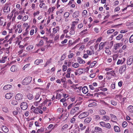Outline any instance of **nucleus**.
<instances>
[{
  "mask_svg": "<svg viewBox=\"0 0 133 133\" xmlns=\"http://www.w3.org/2000/svg\"><path fill=\"white\" fill-rule=\"evenodd\" d=\"M88 70V69L87 68L85 69H79L76 70L75 72V74L76 75H79L83 73H85Z\"/></svg>",
  "mask_w": 133,
  "mask_h": 133,
  "instance_id": "obj_1",
  "label": "nucleus"
},
{
  "mask_svg": "<svg viewBox=\"0 0 133 133\" xmlns=\"http://www.w3.org/2000/svg\"><path fill=\"white\" fill-rule=\"evenodd\" d=\"M32 80V78L30 76L26 77L22 81V84L24 85H27L29 84Z\"/></svg>",
  "mask_w": 133,
  "mask_h": 133,
  "instance_id": "obj_2",
  "label": "nucleus"
},
{
  "mask_svg": "<svg viewBox=\"0 0 133 133\" xmlns=\"http://www.w3.org/2000/svg\"><path fill=\"white\" fill-rule=\"evenodd\" d=\"M89 114L88 112H84L81 113L79 115L78 117L80 119H82L88 116Z\"/></svg>",
  "mask_w": 133,
  "mask_h": 133,
  "instance_id": "obj_3",
  "label": "nucleus"
},
{
  "mask_svg": "<svg viewBox=\"0 0 133 133\" xmlns=\"http://www.w3.org/2000/svg\"><path fill=\"white\" fill-rule=\"evenodd\" d=\"M21 108L23 110H25L26 109L28 108V104L26 102H23L21 103Z\"/></svg>",
  "mask_w": 133,
  "mask_h": 133,
  "instance_id": "obj_4",
  "label": "nucleus"
},
{
  "mask_svg": "<svg viewBox=\"0 0 133 133\" xmlns=\"http://www.w3.org/2000/svg\"><path fill=\"white\" fill-rule=\"evenodd\" d=\"M15 98L17 100H21L23 98V95L21 93L18 94L16 95Z\"/></svg>",
  "mask_w": 133,
  "mask_h": 133,
  "instance_id": "obj_5",
  "label": "nucleus"
},
{
  "mask_svg": "<svg viewBox=\"0 0 133 133\" xmlns=\"http://www.w3.org/2000/svg\"><path fill=\"white\" fill-rule=\"evenodd\" d=\"M41 94V91H38L36 92L34 96V99L35 100H37L39 98Z\"/></svg>",
  "mask_w": 133,
  "mask_h": 133,
  "instance_id": "obj_6",
  "label": "nucleus"
},
{
  "mask_svg": "<svg viewBox=\"0 0 133 133\" xmlns=\"http://www.w3.org/2000/svg\"><path fill=\"white\" fill-rule=\"evenodd\" d=\"M133 61V57L131 56H130L128 59L127 64L128 65H130L132 63Z\"/></svg>",
  "mask_w": 133,
  "mask_h": 133,
  "instance_id": "obj_7",
  "label": "nucleus"
},
{
  "mask_svg": "<svg viewBox=\"0 0 133 133\" xmlns=\"http://www.w3.org/2000/svg\"><path fill=\"white\" fill-rule=\"evenodd\" d=\"M79 109L78 107H76L75 108L72 109L71 111L70 114H73L76 112L78 111Z\"/></svg>",
  "mask_w": 133,
  "mask_h": 133,
  "instance_id": "obj_8",
  "label": "nucleus"
},
{
  "mask_svg": "<svg viewBox=\"0 0 133 133\" xmlns=\"http://www.w3.org/2000/svg\"><path fill=\"white\" fill-rule=\"evenodd\" d=\"M10 11V7L9 6H5L4 8L3 11L4 12H9Z\"/></svg>",
  "mask_w": 133,
  "mask_h": 133,
  "instance_id": "obj_9",
  "label": "nucleus"
},
{
  "mask_svg": "<svg viewBox=\"0 0 133 133\" xmlns=\"http://www.w3.org/2000/svg\"><path fill=\"white\" fill-rule=\"evenodd\" d=\"M82 92L85 94H87L88 91V90L87 87L86 86H84L82 88Z\"/></svg>",
  "mask_w": 133,
  "mask_h": 133,
  "instance_id": "obj_10",
  "label": "nucleus"
},
{
  "mask_svg": "<svg viewBox=\"0 0 133 133\" xmlns=\"http://www.w3.org/2000/svg\"><path fill=\"white\" fill-rule=\"evenodd\" d=\"M13 93L10 92L6 94L5 97L7 99H10L13 96Z\"/></svg>",
  "mask_w": 133,
  "mask_h": 133,
  "instance_id": "obj_11",
  "label": "nucleus"
},
{
  "mask_svg": "<svg viewBox=\"0 0 133 133\" xmlns=\"http://www.w3.org/2000/svg\"><path fill=\"white\" fill-rule=\"evenodd\" d=\"M12 86L10 85H5L3 87V89L5 91L9 90L11 88Z\"/></svg>",
  "mask_w": 133,
  "mask_h": 133,
  "instance_id": "obj_12",
  "label": "nucleus"
},
{
  "mask_svg": "<svg viewBox=\"0 0 133 133\" xmlns=\"http://www.w3.org/2000/svg\"><path fill=\"white\" fill-rule=\"evenodd\" d=\"M128 110L129 113L133 112V106L130 105L128 107Z\"/></svg>",
  "mask_w": 133,
  "mask_h": 133,
  "instance_id": "obj_13",
  "label": "nucleus"
},
{
  "mask_svg": "<svg viewBox=\"0 0 133 133\" xmlns=\"http://www.w3.org/2000/svg\"><path fill=\"white\" fill-rule=\"evenodd\" d=\"M79 12L78 11H75L72 15V16L74 18H77L79 16Z\"/></svg>",
  "mask_w": 133,
  "mask_h": 133,
  "instance_id": "obj_14",
  "label": "nucleus"
},
{
  "mask_svg": "<svg viewBox=\"0 0 133 133\" xmlns=\"http://www.w3.org/2000/svg\"><path fill=\"white\" fill-rule=\"evenodd\" d=\"M91 118L90 117H88L86 118L84 120V122L85 123H88L91 121Z\"/></svg>",
  "mask_w": 133,
  "mask_h": 133,
  "instance_id": "obj_15",
  "label": "nucleus"
},
{
  "mask_svg": "<svg viewBox=\"0 0 133 133\" xmlns=\"http://www.w3.org/2000/svg\"><path fill=\"white\" fill-rule=\"evenodd\" d=\"M77 60L78 62L80 64H84L85 63V61L80 57H78Z\"/></svg>",
  "mask_w": 133,
  "mask_h": 133,
  "instance_id": "obj_16",
  "label": "nucleus"
},
{
  "mask_svg": "<svg viewBox=\"0 0 133 133\" xmlns=\"http://www.w3.org/2000/svg\"><path fill=\"white\" fill-rule=\"evenodd\" d=\"M114 129L115 132H119L120 131V128L118 126H115L114 127Z\"/></svg>",
  "mask_w": 133,
  "mask_h": 133,
  "instance_id": "obj_17",
  "label": "nucleus"
},
{
  "mask_svg": "<svg viewBox=\"0 0 133 133\" xmlns=\"http://www.w3.org/2000/svg\"><path fill=\"white\" fill-rule=\"evenodd\" d=\"M3 131L5 133L8 132L9 131V129L6 126H3L2 128Z\"/></svg>",
  "mask_w": 133,
  "mask_h": 133,
  "instance_id": "obj_18",
  "label": "nucleus"
},
{
  "mask_svg": "<svg viewBox=\"0 0 133 133\" xmlns=\"http://www.w3.org/2000/svg\"><path fill=\"white\" fill-rule=\"evenodd\" d=\"M102 119L104 121H106L109 120L110 118L108 116L105 115L103 116Z\"/></svg>",
  "mask_w": 133,
  "mask_h": 133,
  "instance_id": "obj_19",
  "label": "nucleus"
},
{
  "mask_svg": "<svg viewBox=\"0 0 133 133\" xmlns=\"http://www.w3.org/2000/svg\"><path fill=\"white\" fill-rule=\"evenodd\" d=\"M122 98V96L121 95H116L115 97V98L117 99L118 101L121 100Z\"/></svg>",
  "mask_w": 133,
  "mask_h": 133,
  "instance_id": "obj_20",
  "label": "nucleus"
},
{
  "mask_svg": "<svg viewBox=\"0 0 133 133\" xmlns=\"http://www.w3.org/2000/svg\"><path fill=\"white\" fill-rule=\"evenodd\" d=\"M102 129L98 127H96L95 128V131L96 132H98L100 131H102Z\"/></svg>",
  "mask_w": 133,
  "mask_h": 133,
  "instance_id": "obj_21",
  "label": "nucleus"
},
{
  "mask_svg": "<svg viewBox=\"0 0 133 133\" xmlns=\"http://www.w3.org/2000/svg\"><path fill=\"white\" fill-rule=\"evenodd\" d=\"M62 96V95L61 94L57 93L56 96V98L59 100L61 98Z\"/></svg>",
  "mask_w": 133,
  "mask_h": 133,
  "instance_id": "obj_22",
  "label": "nucleus"
},
{
  "mask_svg": "<svg viewBox=\"0 0 133 133\" xmlns=\"http://www.w3.org/2000/svg\"><path fill=\"white\" fill-rule=\"evenodd\" d=\"M126 67H121L120 68L119 72L120 74H122V73L125 71Z\"/></svg>",
  "mask_w": 133,
  "mask_h": 133,
  "instance_id": "obj_23",
  "label": "nucleus"
},
{
  "mask_svg": "<svg viewBox=\"0 0 133 133\" xmlns=\"http://www.w3.org/2000/svg\"><path fill=\"white\" fill-rule=\"evenodd\" d=\"M93 118L95 121H96L99 119L100 117L98 115H95L93 116Z\"/></svg>",
  "mask_w": 133,
  "mask_h": 133,
  "instance_id": "obj_24",
  "label": "nucleus"
},
{
  "mask_svg": "<svg viewBox=\"0 0 133 133\" xmlns=\"http://www.w3.org/2000/svg\"><path fill=\"white\" fill-rule=\"evenodd\" d=\"M34 48V46L32 45H31L27 47L26 49L28 51L31 50Z\"/></svg>",
  "mask_w": 133,
  "mask_h": 133,
  "instance_id": "obj_25",
  "label": "nucleus"
},
{
  "mask_svg": "<svg viewBox=\"0 0 133 133\" xmlns=\"http://www.w3.org/2000/svg\"><path fill=\"white\" fill-rule=\"evenodd\" d=\"M70 31L69 32V34L70 35H74L75 33V29L70 28Z\"/></svg>",
  "mask_w": 133,
  "mask_h": 133,
  "instance_id": "obj_26",
  "label": "nucleus"
},
{
  "mask_svg": "<svg viewBox=\"0 0 133 133\" xmlns=\"http://www.w3.org/2000/svg\"><path fill=\"white\" fill-rule=\"evenodd\" d=\"M27 97L30 100L34 98L33 95L30 94H28L27 95Z\"/></svg>",
  "mask_w": 133,
  "mask_h": 133,
  "instance_id": "obj_27",
  "label": "nucleus"
},
{
  "mask_svg": "<svg viewBox=\"0 0 133 133\" xmlns=\"http://www.w3.org/2000/svg\"><path fill=\"white\" fill-rule=\"evenodd\" d=\"M44 130V128L42 127L40 129H38L36 132V133H41L43 132Z\"/></svg>",
  "mask_w": 133,
  "mask_h": 133,
  "instance_id": "obj_28",
  "label": "nucleus"
},
{
  "mask_svg": "<svg viewBox=\"0 0 133 133\" xmlns=\"http://www.w3.org/2000/svg\"><path fill=\"white\" fill-rule=\"evenodd\" d=\"M115 31V29H110L108 30L107 33L108 34H110L113 32Z\"/></svg>",
  "mask_w": 133,
  "mask_h": 133,
  "instance_id": "obj_29",
  "label": "nucleus"
},
{
  "mask_svg": "<svg viewBox=\"0 0 133 133\" xmlns=\"http://www.w3.org/2000/svg\"><path fill=\"white\" fill-rule=\"evenodd\" d=\"M43 62V60L42 59L40 60H36L35 61V64H38L40 63H41Z\"/></svg>",
  "mask_w": 133,
  "mask_h": 133,
  "instance_id": "obj_30",
  "label": "nucleus"
},
{
  "mask_svg": "<svg viewBox=\"0 0 133 133\" xmlns=\"http://www.w3.org/2000/svg\"><path fill=\"white\" fill-rule=\"evenodd\" d=\"M104 45V43L103 42H101L99 44V50L102 49L103 48Z\"/></svg>",
  "mask_w": 133,
  "mask_h": 133,
  "instance_id": "obj_31",
  "label": "nucleus"
},
{
  "mask_svg": "<svg viewBox=\"0 0 133 133\" xmlns=\"http://www.w3.org/2000/svg\"><path fill=\"white\" fill-rule=\"evenodd\" d=\"M68 127V125L67 124H65L64 126H63L62 128V130L63 131H64Z\"/></svg>",
  "mask_w": 133,
  "mask_h": 133,
  "instance_id": "obj_32",
  "label": "nucleus"
},
{
  "mask_svg": "<svg viewBox=\"0 0 133 133\" xmlns=\"http://www.w3.org/2000/svg\"><path fill=\"white\" fill-rule=\"evenodd\" d=\"M123 36V35L122 34L119 35L118 36L116 37V39L117 40H119L122 38Z\"/></svg>",
  "mask_w": 133,
  "mask_h": 133,
  "instance_id": "obj_33",
  "label": "nucleus"
},
{
  "mask_svg": "<svg viewBox=\"0 0 133 133\" xmlns=\"http://www.w3.org/2000/svg\"><path fill=\"white\" fill-rule=\"evenodd\" d=\"M105 52L108 55H110L111 53V52L108 49H107L105 50Z\"/></svg>",
  "mask_w": 133,
  "mask_h": 133,
  "instance_id": "obj_34",
  "label": "nucleus"
},
{
  "mask_svg": "<svg viewBox=\"0 0 133 133\" xmlns=\"http://www.w3.org/2000/svg\"><path fill=\"white\" fill-rule=\"evenodd\" d=\"M111 127L110 124L108 123H106L104 127L108 129H110Z\"/></svg>",
  "mask_w": 133,
  "mask_h": 133,
  "instance_id": "obj_35",
  "label": "nucleus"
},
{
  "mask_svg": "<svg viewBox=\"0 0 133 133\" xmlns=\"http://www.w3.org/2000/svg\"><path fill=\"white\" fill-rule=\"evenodd\" d=\"M33 109L35 113L36 114H38V113L39 109L37 108H36L35 107H34Z\"/></svg>",
  "mask_w": 133,
  "mask_h": 133,
  "instance_id": "obj_36",
  "label": "nucleus"
},
{
  "mask_svg": "<svg viewBox=\"0 0 133 133\" xmlns=\"http://www.w3.org/2000/svg\"><path fill=\"white\" fill-rule=\"evenodd\" d=\"M102 104L103 105H105L106 107H108L109 108H110L109 106L110 105L109 104H107V103H106L104 101H103L102 102Z\"/></svg>",
  "mask_w": 133,
  "mask_h": 133,
  "instance_id": "obj_37",
  "label": "nucleus"
},
{
  "mask_svg": "<svg viewBox=\"0 0 133 133\" xmlns=\"http://www.w3.org/2000/svg\"><path fill=\"white\" fill-rule=\"evenodd\" d=\"M29 28V26H28L26 27V29L25 30V32L23 34V35L24 36L26 35L27 34H28V30Z\"/></svg>",
  "mask_w": 133,
  "mask_h": 133,
  "instance_id": "obj_38",
  "label": "nucleus"
},
{
  "mask_svg": "<svg viewBox=\"0 0 133 133\" xmlns=\"http://www.w3.org/2000/svg\"><path fill=\"white\" fill-rule=\"evenodd\" d=\"M100 114L101 115H103L105 114L106 112L103 109H101L100 111Z\"/></svg>",
  "mask_w": 133,
  "mask_h": 133,
  "instance_id": "obj_39",
  "label": "nucleus"
},
{
  "mask_svg": "<svg viewBox=\"0 0 133 133\" xmlns=\"http://www.w3.org/2000/svg\"><path fill=\"white\" fill-rule=\"evenodd\" d=\"M17 103V102L15 100H13L12 101L11 104L13 105H16Z\"/></svg>",
  "mask_w": 133,
  "mask_h": 133,
  "instance_id": "obj_40",
  "label": "nucleus"
},
{
  "mask_svg": "<svg viewBox=\"0 0 133 133\" xmlns=\"http://www.w3.org/2000/svg\"><path fill=\"white\" fill-rule=\"evenodd\" d=\"M69 15L70 14L69 12H66L64 13V16L66 18L68 17Z\"/></svg>",
  "mask_w": 133,
  "mask_h": 133,
  "instance_id": "obj_41",
  "label": "nucleus"
},
{
  "mask_svg": "<svg viewBox=\"0 0 133 133\" xmlns=\"http://www.w3.org/2000/svg\"><path fill=\"white\" fill-rule=\"evenodd\" d=\"M10 70L12 72H14L16 71L17 70V67H11L10 69Z\"/></svg>",
  "mask_w": 133,
  "mask_h": 133,
  "instance_id": "obj_42",
  "label": "nucleus"
},
{
  "mask_svg": "<svg viewBox=\"0 0 133 133\" xmlns=\"http://www.w3.org/2000/svg\"><path fill=\"white\" fill-rule=\"evenodd\" d=\"M61 17L59 16H57L56 18V21L58 22H59L61 19Z\"/></svg>",
  "mask_w": 133,
  "mask_h": 133,
  "instance_id": "obj_43",
  "label": "nucleus"
},
{
  "mask_svg": "<svg viewBox=\"0 0 133 133\" xmlns=\"http://www.w3.org/2000/svg\"><path fill=\"white\" fill-rule=\"evenodd\" d=\"M111 117L112 121L113 122H114L115 121H116L117 120V118L115 116L112 115Z\"/></svg>",
  "mask_w": 133,
  "mask_h": 133,
  "instance_id": "obj_44",
  "label": "nucleus"
},
{
  "mask_svg": "<svg viewBox=\"0 0 133 133\" xmlns=\"http://www.w3.org/2000/svg\"><path fill=\"white\" fill-rule=\"evenodd\" d=\"M111 104L113 105L116 106L117 105V103L114 100H111Z\"/></svg>",
  "mask_w": 133,
  "mask_h": 133,
  "instance_id": "obj_45",
  "label": "nucleus"
},
{
  "mask_svg": "<svg viewBox=\"0 0 133 133\" xmlns=\"http://www.w3.org/2000/svg\"><path fill=\"white\" fill-rule=\"evenodd\" d=\"M4 19L3 17H0V24L1 25H2L4 22Z\"/></svg>",
  "mask_w": 133,
  "mask_h": 133,
  "instance_id": "obj_46",
  "label": "nucleus"
},
{
  "mask_svg": "<svg viewBox=\"0 0 133 133\" xmlns=\"http://www.w3.org/2000/svg\"><path fill=\"white\" fill-rule=\"evenodd\" d=\"M99 124L102 127H104L106 123L103 122H99Z\"/></svg>",
  "mask_w": 133,
  "mask_h": 133,
  "instance_id": "obj_47",
  "label": "nucleus"
},
{
  "mask_svg": "<svg viewBox=\"0 0 133 133\" xmlns=\"http://www.w3.org/2000/svg\"><path fill=\"white\" fill-rule=\"evenodd\" d=\"M129 42L130 43L133 42V34L130 36L129 38Z\"/></svg>",
  "mask_w": 133,
  "mask_h": 133,
  "instance_id": "obj_48",
  "label": "nucleus"
},
{
  "mask_svg": "<svg viewBox=\"0 0 133 133\" xmlns=\"http://www.w3.org/2000/svg\"><path fill=\"white\" fill-rule=\"evenodd\" d=\"M96 63V61H94L92 63H91L90 64V66H94L95 65Z\"/></svg>",
  "mask_w": 133,
  "mask_h": 133,
  "instance_id": "obj_49",
  "label": "nucleus"
},
{
  "mask_svg": "<svg viewBox=\"0 0 133 133\" xmlns=\"http://www.w3.org/2000/svg\"><path fill=\"white\" fill-rule=\"evenodd\" d=\"M45 4L44 3H42L40 4L39 5V6L41 8H44L45 7Z\"/></svg>",
  "mask_w": 133,
  "mask_h": 133,
  "instance_id": "obj_50",
  "label": "nucleus"
},
{
  "mask_svg": "<svg viewBox=\"0 0 133 133\" xmlns=\"http://www.w3.org/2000/svg\"><path fill=\"white\" fill-rule=\"evenodd\" d=\"M127 123L126 122H124L122 124V126L123 127H125L127 125Z\"/></svg>",
  "mask_w": 133,
  "mask_h": 133,
  "instance_id": "obj_51",
  "label": "nucleus"
},
{
  "mask_svg": "<svg viewBox=\"0 0 133 133\" xmlns=\"http://www.w3.org/2000/svg\"><path fill=\"white\" fill-rule=\"evenodd\" d=\"M28 16L27 15H25L23 18V21H25L28 19Z\"/></svg>",
  "mask_w": 133,
  "mask_h": 133,
  "instance_id": "obj_52",
  "label": "nucleus"
},
{
  "mask_svg": "<svg viewBox=\"0 0 133 133\" xmlns=\"http://www.w3.org/2000/svg\"><path fill=\"white\" fill-rule=\"evenodd\" d=\"M83 24L81 23L80 24L78 25V28L79 29H81L83 26Z\"/></svg>",
  "mask_w": 133,
  "mask_h": 133,
  "instance_id": "obj_53",
  "label": "nucleus"
},
{
  "mask_svg": "<svg viewBox=\"0 0 133 133\" xmlns=\"http://www.w3.org/2000/svg\"><path fill=\"white\" fill-rule=\"evenodd\" d=\"M66 57V54H63L61 57V60H63L64 59H65V58Z\"/></svg>",
  "mask_w": 133,
  "mask_h": 133,
  "instance_id": "obj_54",
  "label": "nucleus"
},
{
  "mask_svg": "<svg viewBox=\"0 0 133 133\" xmlns=\"http://www.w3.org/2000/svg\"><path fill=\"white\" fill-rule=\"evenodd\" d=\"M89 87L90 89L91 90H94L95 89V88L94 87V86H92V85H89Z\"/></svg>",
  "mask_w": 133,
  "mask_h": 133,
  "instance_id": "obj_55",
  "label": "nucleus"
},
{
  "mask_svg": "<svg viewBox=\"0 0 133 133\" xmlns=\"http://www.w3.org/2000/svg\"><path fill=\"white\" fill-rule=\"evenodd\" d=\"M2 109H3V111L4 112H7L8 111L7 108L5 107H3V108Z\"/></svg>",
  "mask_w": 133,
  "mask_h": 133,
  "instance_id": "obj_56",
  "label": "nucleus"
},
{
  "mask_svg": "<svg viewBox=\"0 0 133 133\" xmlns=\"http://www.w3.org/2000/svg\"><path fill=\"white\" fill-rule=\"evenodd\" d=\"M75 116H74L71 119L70 122L72 123H74L75 121V119L74 118Z\"/></svg>",
  "mask_w": 133,
  "mask_h": 133,
  "instance_id": "obj_57",
  "label": "nucleus"
},
{
  "mask_svg": "<svg viewBox=\"0 0 133 133\" xmlns=\"http://www.w3.org/2000/svg\"><path fill=\"white\" fill-rule=\"evenodd\" d=\"M51 58H50L49 60L47 61L46 62V64H45L46 66H47L48 64H49L50 63H51Z\"/></svg>",
  "mask_w": 133,
  "mask_h": 133,
  "instance_id": "obj_58",
  "label": "nucleus"
},
{
  "mask_svg": "<svg viewBox=\"0 0 133 133\" xmlns=\"http://www.w3.org/2000/svg\"><path fill=\"white\" fill-rule=\"evenodd\" d=\"M39 103V101L36 102H34V105L36 106H38Z\"/></svg>",
  "mask_w": 133,
  "mask_h": 133,
  "instance_id": "obj_59",
  "label": "nucleus"
},
{
  "mask_svg": "<svg viewBox=\"0 0 133 133\" xmlns=\"http://www.w3.org/2000/svg\"><path fill=\"white\" fill-rule=\"evenodd\" d=\"M96 103H91L88 106L89 107H92L94 105H96Z\"/></svg>",
  "mask_w": 133,
  "mask_h": 133,
  "instance_id": "obj_60",
  "label": "nucleus"
},
{
  "mask_svg": "<svg viewBox=\"0 0 133 133\" xmlns=\"http://www.w3.org/2000/svg\"><path fill=\"white\" fill-rule=\"evenodd\" d=\"M65 77L67 78H69L70 77V73L68 72L65 75Z\"/></svg>",
  "mask_w": 133,
  "mask_h": 133,
  "instance_id": "obj_61",
  "label": "nucleus"
},
{
  "mask_svg": "<svg viewBox=\"0 0 133 133\" xmlns=\"http://www.w3.org/2000/svg\"><path fill=\"white\" fill-rule=\"evenodd\" d=\"M105 70L107 71H109V72L112 71V69L109 68H106Z\"/></svg>",
  "mask_w": 133,
  "mask_h": 133,
  "instance_id": "obj_62",
  "label": "nucleus"
},
{
  "mask_svg": "<svg viewBox=\"0 0 133 133\" xmlns=\"http://www.w3.org/2000/svg\"><path fill=\"white\" fill-rule=\"evenodd\" d=\"M73 53H71L69 54L68 56V58H72L73 56Z\"/></svg>",
  "mask_w": 133,
  "mask_h": 133,
  "instance_id": "obj_63",
  "label": "nucleus"
},
{
  "mask_svg": "<svg viewBox=\"0 0 133 133\" xmlns=\"http://www.w3.org/2000/svg\"><path fill=\"white\" fill-rule=\"evenodd\" d=\"M95 76V73L91 74L90 75V77L91 78H94Z\"/></svg>",
  "mask_w": 133,
  "mask_h": 133,
  "instance_id": "obj_64",
  "label": "nucleus"
}]
</instances>
